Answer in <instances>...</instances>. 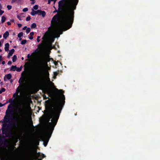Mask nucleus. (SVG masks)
<instances>
[{
  "mask_svg": "<svg viewBox=\"0 0 160 160\" xmlns=\"http://www.w3.org/2000/svg\"><path fill=\"white\" fill-rule=\"evenodd\" d=\"M37 26V25L36 23H33L31 26V28H35Z\"/></svg>",
  "mask_w": 160,
  "mask_h": 160,
  "instance_id": "nucleus-18",
  "label": "nucleus"
},
{
  "mask_svg": "<svg viewBox=\"0 0 160 160\" xmlns=\"http://www.w3.org/2000/svg\"><path fill=\"white\" fill-rule=\"evenodd\" d=\"M23 32H21L18 34V38H20L23 36Z\"/></svg>",
  "mask_w": 160,
  "mask_h": 160,
  "instance_id": "nucleus-19",
  "label": "nucleus"
},
{
  "mask_svg": "<svg viewBox=\"0 0 160 160\" xmlns=\"http://www.w3.org/2000/svg\"><path fill=\"white\" fill-rule=\"evenodd\" d=\"M33 8L34 9L36 10L38 9V5H35L33 7Z\"/></svg>",
  "mask_w": 160,
  "mask_h": 160,
  "instance_id": "nucleus-25",
  "label": "nucleus"
},
{
  "mask_svg": "<svg viewBox=\"0 0 160 160\" xmlns=\"http://www.w3.org/2000/svg\"><path fill=\"white\" fill-rule=\"evenodd\" d=\"M4 12L3 11H2L1 9H0V15H1L2 14L4 13Z\"/></svg>",
  "mask_w": 160,
  "mask_h": 160,
  "instance_id": "nucleus-35",
  "label": "nucleus"
},
{
  "mask_svg": "<svg viewBox=\"0 0 160 160\" xmlns=\"http://www.w3.org/2000/svg\"><path fill=\"white\" fill-rule=\"evenodd\" d=\"M31 1H35V0H30Z\"/></svg>",
  "mask_w": 160,
  "mask_h": 160,
  "instance_id": "nucleus-63",
  "label": "nucleus"
},
{
  "mask_svg": "<svg viewBox=\"0 0 160 160\" xmlns=\"http://www.w3.org/2000/svg\"><path fill=\"white\" fill-rule=\"evenodd\" d=\"M31 57V56L29 54H28L27 55V57L28 58H30Z\"/></svg>",
  "mask_w": 160,
  "mask_h": 160,
  "instance_id": "nucleus-40",
  "label": "nucleus"
},
{
  "mask_svg": "<svg viewBox=\"0 0 160 160\" xmlns=\"http://www.w3.org/2000/svg\"><path fill=\"white\" fill-rule=\"evenodd\" d=\"M39 10L40 11L39 12L38 15H41L43 17H44L46 14V12L44 11H42L40 10Z\"/></svg>",
  "mask_w": 160,
  "mask_h": 160,
  "instance_id": "nucleus-11",
  "label": "nucleus"
},
{
  "mask_svg": "<svg viewBox=\"0 0 160 160\" xmlns=\"http://www.w3.org/2000/svg\"><path fill=\"white\" fill-rule=\"evenodd\" d=\"M2 43H1V42L0 41V47H1L2 46Z\"/></svg>",
  "mask_w": 160,
  "mask_h": 160,
  "instance_id": "nucleus-56",
  "label": "nucleus"
},
{
  "mask_svg": "<svg viewBox=\"0 0 160 160\" xmlns=\"http://www.w3.org/2000/svg\"><path fill=\"white\" fill-rule=\"evenodd\" d=\"M24 73V74L25 76H26V74L25 73V72L24 71H23V72H22V75L23 74V73Z\"/></svg>",
  "mask_w": 160,
  "mask_h": 160,
  "instance_id": "nucleus-48",
  "label": "nucleus"
},
{
  "mask_svg": "<svg viewBox=\"0 0 160 160\" xmlns=\"http://www.w3.org/2000/svg\"><path fill=\"white\" fill-rule=\"evenodd\" d=\"M29 38L30 39L32 40L33 38V37L32 36H30L29 37Z\"/></svg>",
  "mask_w": 160,
  "mask_h": 160,
  "instance_id": "nucleus-39",
  "label": "nucleus"
},
{
  "mask_svg": "<svg viewBox=\"0 0 160 160\" xmlns=\"http://www.w3.org/2000/svg\"><path fill=\"white\" fill-rule=\"evenodd\" d=\"M43 71V66L41 62L36 64L35 72L32 78L33 84L37 85H41L43 81L42 74Z\"/></svg>",
  "mask_w": 160,
  "mask_h": 160,
  "instance_id": "nucleus-4",
  "label": "nucleus"
},
{
  "mask_svg": "<svg viewBox=\"0 0 160 160\" xmlns=\"http://www.w3.org/2000/svg\"><path fill=\"white\" fill-rule=\"evenodd\" d=\"M14 109L13 105L9 104L6 112V115L4 118V122L2 128V134L5 135L7 138H12L13 134L11 131L12 122H10L13 117Z\"/></svg>",
  "mask_w": 160,
  "mask_h": 160,
  "instance_id": "nucleus-3",
  "label": "nucleus"
},
{
  "mask_svg": "<svg viewBox=\"0 0 160 160\" xmlns=\"http://www.w3.org/2000/svg\"><path fill=\"white\" fill-rule=\"evenodd\" d=\"M10 21L12 22H14V20L13 19H11L10 20Z\"/></svg>",
  "mask_w": 160,
  "mask_h": 160,
  "instance_id": "nucleus-52",
  "label": "nucleus"
},
{
  "mask_svg": "<svg viewBox=\"0 0 160 160\" xmlns=\"http://www.w3.org/2000/svg\"><path fill=\"white\" fill-rule=\"evenodd\" d=\"M12 63V62L11 61H9L8 63V64L9 65H11Z\"/></svg>",
  "mask_w": 160,
  "mask_h": 160,
  "instance_id": "nucleus-36",
  "label": "nucleus"
},
{
  "mask_svg": "<svg viewBox=\"0 0 160 160\" xmlns=\"http://www.w3.org/2000/svg\"><path fill=\"white\" fill-rule=\"evenodd\" d=\"M4 105V104H3L1 103L0 102V107H2Z\"/></svg>",
  "mask_w": 160,
  "mask_h": 160,
  "instance_id": "nucleus-44",
  "label": "nucleus"
},
{
  "mask_svg": "<svg viewBox=\"0 0 160 160\" xmlns=\"http://www.w3.org/2000/svg\"><path fill=\"white\" fill-rule=\"evenodd\" d=\"M12 80H10V82H12Z\"/></svg>",
  "mask_w": 160,
  "mask_h": 160,
  "instance_id": "nucleus-61",
  "label": "nucleus"
},
{
  "mask_svg": "<svg viewBox=\"0 0 160 160\" xmlns=\"http://www.w3.org/2000/svg\"><path fill=\"white\" fill-rule=\"evenodd\" d=\"M43 145L44 146H45V147H46L47 144H48V142H45V141H43Z\"/></svg>",
  "mask_w": 160,
  "mask_h": 160,
  "instance_id": "nucleus-28",
  "label": "nucleus"
},
{
  "mask_svg": "<svg viewBox=\"0 0 160 160\" xmlns=\"http://www.w3.org/2000/svg\"><path fill=\"white\" fill-rule=\"evenodd\" d=\"M19 113V126L21 128H23L26 127L27 122L26 112L24 109H21Z\"/></svg>",
  "mask_w": 160,
  "mask_h": 160,
  "instance_id": "nucleus-5",
  "label": "nucleus"
},
{
  "mask_svg": "<svg viewBox=\"0 0 160 160\" xmlns=\"http://www.w3.org/2000/svg\"><path fill=\"white\" fill-rule=\"evenodd\" d=\"M5 77H6L7 79L8 80H9L11 79V78H12V75L10 73L8 74L7 75H6L5 76Z\"/></svg>",
  "mask_w": 160,
  "mask_h": 160,
  "instance_id": "nucleus-14",
  "label": "nucleus"
},
{
  "mask_svg": "<svg viewBox=\"0 0 160 160\" xmlns=\"http://www.w3.org/2000/svg\"><path fill=\"white\" fill-rule=\"evenodd\" d=\"M5 64V61H3L2 62V64L3 65H4Z\"/></svg>",
  "mask_w": 160,
  "mask_h": 160,
  "instance_id": "nucleus-50",
  "label": "nucleus"
},
{
  "mask_svg": "<svg viewBox=\"0 0 160 160\" xmlns=\"http://www.w3.org/2000/svg\"><path fill=\"white\" fill-rule=\"evenodd\" d=\"M7 24L8 25H10L11 24V22H7Z\"/></svg>",
  "mask_w": 160,
  "mask_h": 160,
  "instance_id": "nucleus-43",
  "label": "nucleus"
},
{
  "mask_svg": "<svg viewBox=\"0 0 160 160\" xmlns=\"http://www.w3.org/2000/svg\"><path fill=\"white\" fill-rule=\"evenodd\" d=\"M42 46H43V44L42 43L40 44H39L38 45V48H42Z\"/></svg>",
  "mask_w": 160,
  "mask_h": 160,
  "instance_id": "nucleus-33",
  "label": "nucleus"
},
{
  "mask_svg": "<svg viewBox=\"0 0 160 160\" xmlns=\"http://www.w3.org/2000/svg\"><path fill=\"white\" fill-rule=\"evenodd\" d=\"M31 19V17L30 16L27 17L26 18V20L27 21H29Z\"/></svg>",
  "mask_w": 160,
  "mask_h": 160,
  "instance_id": "nucleus-26",
  "label": "nucleus"
},
{
  "mask_svg": "<svg viewBox=\"0 0 160 160\" xmlns=\"http://www.w3.org/2000/svg\"><path fill=\"white\" fill-rule=\"evenodd\" d=\"M30 30H31L30 28H27L26 31V32L27 34H28L30 32Z\"/></svg>",
  "mask_w": 160,
  "mask_h": 160,
  "instance_id": "nucleus-20",
  "label": "nucleus"
},
{
  "mask_svg": "<svg viewBox=\"0 0 160 160\" xmlns=\"http://www.w3.org/2000/svg\"><path fill=\"white\" fill-rule=\"evenodd\" d=\"M51 1L49 0H48V4H50V3Z\"/></svg>",
  "mask_w": 160,
  "mask_h": 160,
  "instance_id": "nucleus-53",
  "label": "nucleus"
},
{
  "mask_svg": "<svg viewBox=\"0 0 160 160\" xmlns=\"http://www.w3.org/2000/svg\"><path fill=\"white\" fill-rule=\"evenodd\" d=\"M18 27L19 28H21L22 27V24H20V23L18 24Z\"/></svg>",
  "mask_w": 160,
  "mask_h": 160,
  "instance_id": "nucleus-38",
  "label": "nucleus"
},
{
  "mask_svg": "<svg viewBox=\"0 0 160 160\" xmlns=\"http://www.w3.org/2000/svg\"><path fill=\"white\" fill-rule=\"evenodd\" d=\"M31 142L32 143L34 142H35V141H36L35 140H34L33 139H31Z\"/></svg>",
  "mask_w": 160,
  "mask_h": 160,
  "instance_id": "nucleus-42",
  "label": "nucleus"
},
{
  "mask_svg": "<svg viewBox=\"0 0 160 160\" xmlns=\"http://www.w3.org/2000/svg\"><path fill=\"white\" fill-rule=\"evenodd\" d=\"M16 71L18 72H20L22 70V67L21 66L20 68H16Z\"/></svg>",
  "mask_w": 160,
  "mask_h": 160,
  "instance_id": "nucleus-22",
  "label": "nucleus"
},
{
  "mask_svg": "<svg viewBox=\"0 0 160 160\" xmlns=\"http://www.w3.org/2000/svg\"><path fill=\"white\" fill-rule=\"evenodd\" d=\"M6 90V89L3 88H1V90H0V92H1V93L2 92H4Z\"/></svg>",
  "mask_w": 160,
  "mask_h": 160,
  "instance_id": "nucleus-23",
  "label": "nucleus"
},
{
  "mask_svg": "<svg viewBox=\"0 0 160 160\" xmlns=\"http://www.w3.org/2000/svg\"><path fill=\"white\" fill-rule=\"evenodd\" d=\"M29 160H33L32 158H30Z\"/></svg>",
  "mask_w": 160,
  "mask_h": 160,
  "instance_id": "nucleus-60",
  "label": "nucleus"
},
{
  "mask_svg": "<svg viewBox=\"0 0 160 160\" xmlns=\"http://www.w3.org/2000/svg\"><path fill=\"white\" fill-rule=\"evenodd\" d=\"M40 37H41L40 36H38V37L37 38V40L38 42H39L40 41V40L39 39V38H40Z\"/></svg>",
  "mask_w": 160,
  "mask_h": 160,
  "instance_id": "nucleus-29",
  "label": "nucleus"
},
{
  "mask_svg": "<svg viewBox=\"0 0 160 160\" xmlns=\"http://www.w3.org/2000/svg\"><path fill=\"white\" fill-rule=\"evenodd\" d=\"M55 90L61 95L51 100L45 101L46 109V114L48 118L49 122L50 119L51 122H48V130L46 135L44 136L42 140L48 142L54 128L58 121L61 111L65 103V97L63 94L62 89L58 90L56 88Z\"/></svg>",
  "mask_w": 160,
  "mask_h": 160,
  "instance_id": "nucleus-1",
  "label": "nucleus"
},
{
  "mask_svg": "<svg viewBox=\"0 0 160 160\" xmlns=\"http://www.w3.org/2000/svg\"><path fill=\"white\" fill-rule=\"evenodd\" d=\"M2 56L1 55H0V61H1L2 60Z\"/></svg>",
  "mask_w": 160,
  "mask_h": 160,
  "instance_id": "nucleus-45",
  "label": "nucleus"
},
{
  "mask_svg": "<svg viewBox=\"0 0 160 160\" xmlns=\"http://www.w3.org/2000/svg\"><path fill=\"white\" fill-rule=\"evenodd\" d=\"M58 15L57 14L53 17L51 21V26L48 28V30H50L52 31L53 29L56 28V22L58 20Z\"/></svg>",
  "mask_w": 160,
  "mask_h": 160,
  "instance_id": "nucleus-6",
  "label": "nucleus"
},
{
  "mask_svg": "<svg viewBox=\"0 0 160 160\" xmlns=\"http://www.w3.org/2000/svg\"><path fill=\"white\" fill-rule=\"evenodd\" d=\"M57 0H54V4Z\"/></svg>",
  "mask_w": 160,
  "mask_h": 160,
  "instance_id": "nucleus-55",
  "label": "nucleus"
},
{
  "mask_svg": "<svg viewBox=\"0 0 160 160\" xmlns=\"http://www.w3.org/2000/svg\"><path fill=\"white\" fill-rule=\"evenodd\" d=\"M79 0H62L58 2L59 11L67 12L62 18L61 25L62 29L66 31L72 26L74 18V10L76 9V6Z\"/></svg>",
  "mask_w": 160,
  "mask_h": 160,
  "instance_id": "nucleus-2",
  "label": "nucleus"
},
{
  "mask_svg": "<svg viewBox=\"0 0 160 160\" xmlns=\"http://www.w3.org/2000/svg\"><path fill=\"white\" fill-rule=\"evenodd\" d=\"M9 35V32L8 31H6L3 35V37L5 39H6Z\"/></svg>",
  "mask_w": 160,
  "mask_h": 160,
  "instance_id": "nucleus-12",
  "label": "nucleus"
},
{
  "mask_svg": "<svg viewBox=\"0 0 160 160\" xmlns=\"http://www.w3.org/2000/svg\"><path fill=\"white\" fill-rule=\"evenodd\" d=\"M58 12V10L57 9H55V10L53 12L54 13L56 12Z\"/></svg>",
  "mask_w": 160,
  "mask_h": 160,
  "instance_id": "nucleus-54",
  "label": "nucleus"
},
{
  "mask_svg": "<svg viewBox=\"0 0 160 160\" xmlns=\"http://www.w3.org/2000/svg\"><path fill=\"white\" fill-rule=\"evenodd\" d=\"M4 144H7L6 143V142H4V143H3Z\"/></svg>",
  "mask_w": 160,
  "mask_h": 160,
  "instance_id": "nucleus-62",
  "label": "nucleus"
},
{
  "mask_svg": "<svg viewBox=\"0 0 160 160\" xmlns=\"http://www.w3.org/2000/svg\"><path fill=\"white\" fill-rule=\"evenodd\" d=\"M2 37V35H0V38H1Z\"/></svg>",
  "mask_w": 160,
  "mask_h": 160,
  "instance_id": "nucleus-58",
  "label": "nucleus"
},
{
  "mask_svg": "<svg viewBox=\"0 0 160 160\" xmlns=\"http://www.w3.org/2000/svg\"><path fill=\"white\" fill-rule=\"evenodd\" d=\"M28 8H23L22 10V11L23 12H26L28 11Z\"/></svg>",
  "mask_w": 160,
  "mask_h": 160,
  "instance_id": "nucleus-24",
  "label": "nucleus"
},
{
  "mask_svg": "<svg viewBox=\"0 0 160 160\" xmlns=\"http://www.w3.org/2000/svg\"><path fill=\"white\" fill-rule=\"evenodd\" d=\"M15 51V50L14 49H12L10 52H9L7 58H9L11 56H12L13 53Z\"/></svg>",
  "mask_w": 160,
  "mask_h": 160,
  "instance_id": "nucleus-10",
  "label": "nucleus"
},
{
  "mask_svg": "<svg viewBox=\"0 0 160 160\" xmlns=\"http://www.w3.org/2000/svg\"><path fill=\"white\" fill-rule=\"evenodd\" d=\"M9 102L11 103H12L13 102V100L12 98H10L9 100Z\"/></svg>",
  "mask_w": 160,
  "mask_h": 160,
  "instance_id": "nucleus-31",
  "label": "nucleus"
},
{
  "mask_svg": "<svg viewBox=\"0 0 160 160\" xmlns=\"http://www.w3.org/2000/svg\"><path fill=\"white\" fill-rule=\"evenodd\" d=\"M33 158L35 160H42V159L41 158V154L40 153L38 152L35 154L33 156Z\"/></svg>",
  "mask_w": 160,
  "mask_h": 160,
  "instance_id": "nucleus-8",
  "label": "nucleus"
},
{
  "mask_svg": "<svg viewBox=\"0 0 160 160\" xmlns=\"http://www.w3.org/2000/svg\"><path fill=\"white\" fill-rule=\"evenodd\" d=\"M7 8L8 10H10L11 9L12 6L11 5H8L7 6Z\"/></svg>",
  "mask_w": 160,
  "mask_h": 160,
  "instance_id": "nucleus-27",
  "label": "nucleus"
},
{
  "mask_svg": "<svg viewBox=\"0 0 160 160\" xmlns=\"http://www.w3.org/2000/svg\"><path fill=\"white\" fill-rule=\"evenodd\" d=\"M16 93H14L13 95V97L14 98H16V96H17V95H16Z\"/></svg>",
  "mask_w": 160,
  "mask_h": 160,
  "instance_id": "nucleus-46",
  "label": "nucleus"
},
{
  "mask_svg": "<svg viewBox=\"0 0 160 160\" xmlns=\"http://www.w3.org/2000/svg\"><path fill=\"white\" fill-rule=\"evenodd\" d=\"M25 81V78L24 77H21L19 79L18 81V83L20 84V85L18 87L16 92L15 93H16V95L18 96V94L19 92H20L21 90L23 88V85H21V84H23L24 83Z\"/></svg>",
  "mask_w": 160,
  "mask_h": 160,
  "instance_id": "nucleus-7",
  "label": "nucleus"
},
{
  "mask_svg": "<svg viewBox=\"0 0 160 160\" xmlns=\"http://www.w3.org/2000/svg\"><path fill=\"white\" fill-rule=\"evenodd\" d=\"M32 12H31V14L32 16H34L35 14H39V12L40 11L39 10H38L37 11H34L33 9H32Z\"/></svg>",
  "mask_w": 160,
  "mask_h": 160,
  "instance_id": "nucleus-9",
  "label": "nucleus"
},
{
  "mask_svg": "<svg viewBox=\"0 0 160 160\" xmlns=\"http://www.w3.org/2000/svg\"><path fill=\"white\" fill-rule=\"evenodd\" d=\"M22 60H23V59H24V58H23V57H22Z\"/></svg>",
  "mask_w": 160,
  "mask_h": 160,
  "instance_id": "nucleus-57",
  "label": "nucleus"
},
{
  "mask_svg": "<svg viewBox=\"0 0 160 160\" xmlns=\"http://www.w3.org/2000/svg\"><path fill=\"white\" fill-rule=\"evenodd\" d=\"M9 44L8 43H7L5 44V50L6 51L8 52L9 50Z\"/></svg>",
  "mask_w": 160,
  "mask_h": 160,
  "instance_id": "nucleus-13",
  "label": "nucleus"
},
{
  "mask_svg": "<svg viewBox=\"0 0 160 160\" xmlns=\"http://www.w3.org/2000/svg\"><path fill=\"white\" fill-rule=\"evenodd\" d=\"M54 74L55 75L57 76V75L58 73L57 72H56L54 73Z\"/></svg>",
  "mask_w": 160,
  "mask_h": 160,
  "instance_id": "nucleus-49",
  "label": "nucleus"
},
{
  "mask_svg": "<svg viewBox=\"0 0 160 160\" xmlns=\"http://www.w3.org/2000/svg\"><path fill=\"white\" fill-rule=\"evenodd\" d=\"M26 42L27 40H23L21 41V44L22 45H24L26 43Z\"/></svg>",
  "mask_w": 160,
  "mask_h": 160,
  "instance_id": "nucleus-21",
  "label": "nucleus"
},
{
  "mask_svg": "<svg viewBox=\"0 0 160 160\" xmlns=\"http://www.w3.org/2000/svg\"><path fill=\"white\" fill-rule=\"evenodd\" d=\"M17 1V0H12L11 1V3H13L15 2H16Z\"/></svg>",
  "mask_w": 160,
  "mask_h": 160,
  "instance_id": "nucleus-41",
  "label": "nucleus"
},
{
  "mask_svg": "<svg viewBox=\"0 0 160 160\" xmlns=\"http://www.w3.org/2000/svg\"><path fill=\"white\" fill-rule=\"evenodd\" d=\"M6 18L4 16H2V19H1V22H2V23H4L6 20Z\"/></svg>",
  "mask_w": 160,
  "mask_h": 160,
  "instance_id": "nucleus-17",
  "label": "nucleus"
},
{
  "mask_svg": "<svg viewBox=\"0 0 160 160\" xmlns=\"http://www.w3.org/2000/svg\"><path fill=\"white\" fill-rule=\"evenodd\" d=\"M17 59V57L16 55H14L12 58V61L13 62H15Z\"/></svg>",
  "mask_w": 160,
  "mask_h": 160,
  "instance_id": "nucleus-16",
  "label": "nucleus"
},
{
  "mask_svg": "<svg viewBox=\"0 0 160 160\" xmlns=\"http://www.w3.org/2000/svg\"><path fill=\"white\" fill-rule=\"evenodd\" d=\"M51 2V1H54V0H49Z\"/></svg>",
  "mask_w": 160,
  "mask_h": 160,
  "instance_id": "nucleus-59",
  "label": "nucleus"
},
{
  "mask_svg": "<svg viewBox=\"0 0 160 160\" xmlns=\"http://www.w3.org/2000/svg\"><path fill=\"white\" fill-rule=\"evenodd\" d=\"M30 35H31V36H32L34 35V32H31L30 33Z\"/></svg>",
  "mask_w": 160,
  "mask_h": 160,
  "instance_id": "nucleus-37",
  "label": "nucleus"
},
{
  "mask_svg": "<svg viewBox=\"0 0 160 160\" xmlns=\"http://www.w3.org/2000/svg\"><path fill=\"white\" fill-rule=\"evenodd\" d=\"M58 31L59 32V35H58V37H59L60 35L62 33V31L60 29Z\"/></svg>",
  "mask_w": 160,
  "mask_h": 160,
  "instance_id": "nucleus-30",
  "label": "nucleus"
},
{
  "mask_svg": "<svg viewBox=\"0 0 160 160\" xmlns=\"http://www.w3.org/2000/svg\"><path fill=\"white\" fill-rule=\"evenodd\" d=\"M27 28V26H25V27H24V28H23V29H23V30H25V29H26V28Z\"/></svg>",
  "mask_w": 160,
  "mask_h": 160,
  "instance_id": "nucleus-47",
  "label": "nucleus"
},
{
  "mask_svg": "<svg viewBox=\"0 0 160 160\" xmlns=\"http://www.w3.org/2000/svg\"><path fill=\"white\" fill-rule=\"evenodd\" d=\"M45 155L44 154H41V159H42L43 158H44L45 157Z\"/></svg>",
  "mask_w": 160,
  "mask_h": 160,
  "instance_id": "nucleus-32",
  "label": "nucleus"
},
{
  "mask_svg": "<svg viewBox=\"0 0 160 160\" xmlns=\"http://www.w3.org/2000/svg\"><path fill=\"white\" fill-rule=\"evenodd\" d=\"M49 81L53 85H54V84L53 83H52V82H51L50 81V80H49Z\"/></svg>",
  "mask_w": 160,
  "mask_h": 160,
  "instance_id": "nucleus-51",
  "label": "nucleus"
},
{
  "mask_svg": "<svg viewBox=\"0 0 160 160\" xmlns=\"http://www.w3.org/2000/svg\"><path fill=\"white\" fill-rule=\"evenodd\" d=\"M18 18L20 20H22V18L21 17V16H19V15H17V16Z\"/></svg>",
  "mask_w": 160,
  "mask_h": 160,
  "instance_id": "nucleus-34",
  "label": "nucleus"
},
{
  "mask_svg": "<svg viewBox=\"0 0 160 160\" xmlns=\"http://www.w3.org/2000/svg\"><path fill=\"white\" fill-rule=\"evenodd\" d=\"M2 50L0 49V52H1Z\"/></svg>",
  "mask_w": 160,
  "mask_h": 160,
  "instance_id": "nucleus-64",
  "label": "nucleus"
},
{
  "mask_svg": "<svg viewBox=\"0 0 160 160\" xmlns=\"http://www.w3.org/2000/svg\"><path fill=\"white\" fill-rule=\"evenodd\" d=\"M17 68V67L16 66H13L12 65L11 68H10L11 71H14Z\"/></svg>",
  "mask_w": 160,
  "mask_h": 160,
  "instance_id": "nucleus-15",
  "label": "nucleus"
}]
</instances>
